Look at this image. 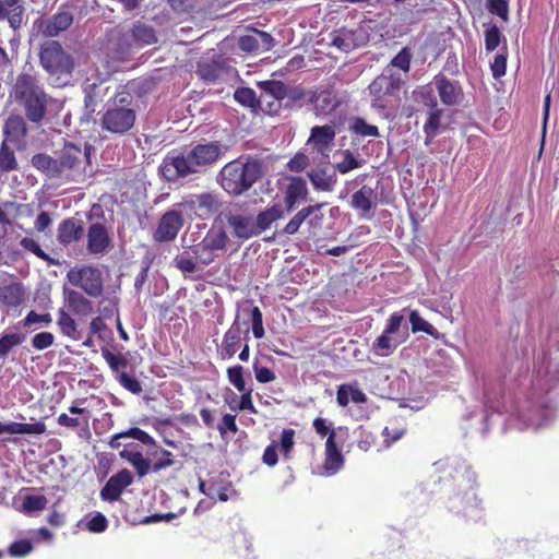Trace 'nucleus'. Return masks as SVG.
<instances>
[{
    "label": "nucleus",
    "mask_w": 559,
    "mask_h": 559,
    "mask_svg": "<svg viewBox=\"0 0 559 559\" xmlns=\"http://www.w3.org/2000/svg\"><path fill=\"white\" fill-rule=\"evenodd\" d=\"M224 154L218 141L197 144L189 151L173 150L164 157L159 167L162 177L168 182H176L204 171L215 164Z\"/></svg>",
    "instance_id": "1"
},
{
    "label": "nucleus",
    "mask_w": 559,
    "mask_h": 559,
    "mask_svg": "<svg viewBox=\"0 0 559 559\" xmlns=\"http://www.w3.org/2000/svg\"><path fill=\"white\" fill-rule=\"evenodd\" d=\"M262 175V164L259 159L237 158L223 166L217 175V183L228 194L238 197L251 189Z\"/></svg>",
    "instance_id": "2"
},
{
    "label": "nucleus",
    "mask_w": 559,
    "mask_h": 559,
    "mask_svg": "<svg viewBox=\"0 0 559 559\" xmlns=\"http://www.w3.org/2000/svg\"><path fill=\"white\" fill-rule=\"evenodd\" d=\"M15 100L23 106L28 121L40 123L47 112L48 96L37 80L27 73L17 76L14 85Z\"/></svg>",
    "instance_id": "3"
},
{
    "label": "nucleus",
    "mask_w": 559,
    "mask_h": 559,
    "mask_svg": "<svg viewBox=\"0 0 559 559\" xmlns=\"http://www.w3.org/2000/svg\"><path fill=\"white\" fill-rule=\"evenodd\" d=\"M132 100L130 93H117L112 103L100 117L102 130L114 135H124L131 131L136 121V111L132 107Z\"/></svg>",
    "instance_id": "4"
},
{
    "label": "nucleus",
    "mask_w": 559,
    "mask_h": 559,
    "mask_svg": "<svg viewBox=\"0 0 559 559\" xmlns=\"http://www.w3.org/2000/svg\"><path fill=\"white\" fill-rule=\"evenodd\" d=\"M39 63L58 86L66 85L72 76L75 61L57 40L41 44Z\"/></svg>",
    "instance_id": "5"
},
{
    "label": "nucleus",
    "mask_w": 559,
    "mask_h": 559,
    "mask_svg": "<svg viewBox=\"0 0 559 559\" xmlns=\"http://www.w3.org/2000/svg\"><path fill=\"white\" fill-rule=\"evenodd\" d=\"M93 146L85 143L84 148L67 142L57 153L62 182H79L84 179L86 167L91 165Z\"/></svg>",
    "instance_id": "6"
},
{
    "label": "nucleus",
    "mask_w": 559,
    "mask_h": 559,
    "mask_svg": "<svg viewBox=\"0 0 559 559\" xmlns=\"http://www.w3.org/2000/svg\"><path fill=\"white\" fill-rule=\"evenodd\" d=\"M66 277L69 284L80 288L90 298H99L104 294L103 272L95 265L82 264L71 267Z\"/></svg>",
    "instance_id": "7"
},
{
    "label": "nucleus",
    "mask_w": 559,
    "mask_h": 559,
    "mask_svg": "<svg viewBox=\"0 0 559 559\" xmlns=\"http://www.w3.org/2000/svg\"><path fill=\"white\" fill-rule=\"evenodd\" d=\"M177 206L190 217L205 219L221 209L222 202L217 194L203 192L185 198Z\"/></svg>",
    "instance_id": "8"
},
{
    "label": "nucleus",
    "mask_w": 559,
    "mask_h": 559,
    "mask_svg": "<svg viewBox=\"0 0 559 559\" xmlns=\"http://www.w3.org/2000/svg\"><path fill=\"white\" fill-rule=\"evenodd\" d=\"M185 224L182 213L176 210L165 212L158 221L153 233V239L157 242H168L176 239Z\"/></svg>",
    "instance_id": "9"
},
{
    "label": "nucleus",
    "mask_w": 559,
    "mask_h": 559,
    "mask_svg": "<svg viewBox=\"0 0 559 559\" xmlns=\"http://www.w3.org/2000/svg\"><path fill=\"white\" fill-rule=\"evenodd\" d=\"M308 100L318 117H326L341 106L335 91L329 86H319L313 90Z\"/></svg>",
    "instance_id": "10"
},
{
    "label": "nucleus",
    "mask_w": 559,
    "mask_h": 559,
    "mask_svg": "<svg viewBox=\"0 0 559 559\" xmlns=\"http://www.w3.org/2000/svg\"><path fill=\"white\" fill-rule=\"evenodd\" d=\"M133 480V475L129 469L123 468L119 471L110 476L105 486L100 489V499L106 502L118 501L124 489L129 487Z\"/></svg>",
    "instance_id": "11"
},
{
    "label": "nucleus",
    "mask_w": 559,
    "mask_h": 559,
    "mask_svg": "<svg viewBox=\"0 0 559 559\" xmlns=\"http://www.w3.org/2000/svg\"><path fill=\"white\" fill-rule=\"evenodd\" d=\"M323 205L322 203H317L304 206L289 219L278 234L286 236L296 235L304 223H308L310 226H317L322 219V215L319 216L318 213Z\"/></svg>",
    "instance_id": "12"
},
{
    "label": "nucleus",
    "mask_w": 559,
    "mask_h": 559,
    "mask_svg": "<svg viewBox=\"0 0 559 559\" xmlns=\"http://www.w3.org/2000/svg\"><path fill=\"white\" fill-rule=\"evenodd\" d=\"M73 23V14L70 11L59 10L49 19L35 22L39 33L46 37H56L67 31Z\"/></svg>",
    "instance_id": "13"
},
{
    "label": "nucleus",
    "mask_w": 559,
    "mask_h": 559,
    "mask_svg": "<svg viewBox=\"0 0 559 559\" xmlns=\"http://www.w3.org/2000/svg\"><path fill=\"white\" fill-rule=\"evenodd\" d=\"M349 205L358 213L359 217L371 218L373 216L372 211L378 205V197L374 189L362 186L352 194Z\"/></svg>",
    "instance_id": "14"
},
{
    "label": "nucleus",
    "mask_w": 559,
    "mask_h": 559,
    "mask_svg": "<svg viewBox=\"0 0 559 559\" xmlns=\"http://www.w3.org/2000/svg\"><path fill=\"white\" fill-rule=\"evenodd\" d=\"M86 238V249L91 254H103L111 245V237L108 228L105 224L99 222L92 223L88 226Z\"/></svg>",
    "instance_id": "15"
},
{
    "label": "nucleus",
    "mask_w": 559,
    "mask_h": 559,
    "mask_svg": "<svg viewBox=\"0 0 559 559\" xmlns=\"http://www.w3.org/2000/svg\"><path fill=\"white\" fill-rule=\"evenodd\" d=\"M307 182L302 177H290L284 192V204L287 213H292L301 202L308 201Z\"/></svg>",
    "instance_id": "16"
},
{
    "label": "nucleus",
    "mask_w": 559,
    "mask_h": 559,
    "mask_svg": "<svg viewBox=\"0 0 559 559\" xmlns=\"http://www.w3.org/2000/svg\"><path fill=\"white\" fill-rule=\"evenodd\" d=\"M83 236V222L73 217L63 219L57 229V240L64 247L80 241Z\"/></svg>",
    "instance_id": "17"
},
{
    "label": "nucleus",
    "mask_w": 559,
    "mask_h": 559,
    "mask_svg": "<svg viewBox=\"0 0 559 559\" xmlns=\"http://www.w3.org/2000/svg\"><path fill=\"white\" fill-rule=\"evenodd\" d=\"M25 288L21 282L0 286V309L9 311L20 307L25 300Z\"/></svg>",
    "instance_id": "18"
},
{
    "label": "nucleus",
    "mask_w": 559,
    "mask_h": 559,
    "mask_svg": "<svg viewBox=\"0 0 559 559\" xmlns=\"http://www.w3.org/2000/svg\"><path fill=\"white\" fill-rule=\"evenodd\" d=\"M233 236L238 239H250L257 236L254 218L250 215L229 214L226 216Z\"/></svg>",
    "instance_id": "19"
},
{
    "label": "nucleus",
    "mask_w": 559,
    "mask_h": 559,
    "mask_svg": "<svg viewBox=\"0 0 559 559\" xmlns=\"http://www.w3.org/2000/svg\"><path fill=\"white\" fill-rule=\"evenodd\" d=\"M402 87V80L396 75H380L369 85L370 94H381L390 99L399 98V92Z\"/></svg>",
    "instance_id": "20"
},
{
    "label": "nucleus",
    "mask_w": 559,
    "mask_h": 559,
    "mask_svg": "<svg viewBox=\"0 0 559 559\" xmlns=\"http://www.w3.org/2000/svg\"><path fill=\"white\" fill-rule=\"evenodd\" d=\"M64 300L68 309L76 316H90L94 312L93 302L76 289H64Z\"/></svg>",
    "instance_id": "21"
},
{
    "label": "nucleus",
    "mask_w": 559,
    "mask_h": 559,
    "mask_svg": "<svg viewBox=\"0 0 559 559\" xmlns=\"http://www.w3.org/2000/svg\"><path fill=\"white\" fill-rule=\"evenodd\" d=\"M241 342V328L238 317L235 319L230 328L225 332L219 355L222 359H230L237 353Z\"/></svg>",
    "instance_id": "22"
},
{
    "label": "nucleus",
    "mask_w": 559,
    "mask_h": 559,
    "mask_svg": "<svg viewBox=\"0 0 559 559\" xmlns=\"http://www.w3.org/2000/svg\"><path fill=\"white\" fill-rule=\"evenodd\" d=\"M31 165L48 179L61 181L58 157L46 153H36L31 158Z\"/></svg>",
    "instance_id": "23"
},
{
    "label": "nucleus",
    "mask_w": 559,
    "mask_h": 559,
    "mask_svg": "<svg viewBox=\"0 0 559 559\" xmlns=\"http://www.w3.org/2000/svg\"><path fill=\"white\" fill-rule=\"evenodd\" d=\"M5 135L4 141H10L14 144H23L28 133L25 119L20 115H11L7 119L3 128Z\"/></svg>",
    "instance_id": "24"
},
{
    "label": "nucleus",
    "mask_w": 559,
    "mask_h": 559,
    "mask_svg": "<svg viewBox=\"0 0 559 559\" xmlns=\"http://www.w3.org/2000/svg\"><path fill=\"white\" fill-rule=\"evenodd\" d=\"M20 1L0 0V21L7 20L13 29H19L23 22L24 8Z\"/></svg>",
    "instance_id": "25"
},
{
    "label": "nucleus",
    "mask_w": 559,
    "mask_h": 559,
    "mask_svg": "<svg viewBox=\"0 0 559 559\" xmlns=\"http://www.w3.org/2000/svg\"><path fill=\"white\" fill-rule=\"evenodd\" d=\"M343 464L344 457L336 441H333V435H331L325 442L323 468L326 475H334L342 468Z\"/></svg>",
    "instance_id": "26"
},
{
    "label": "nucleus",
    "mask_w": 559,
    "mask_h": 559,
    "mask_svg": "<svg viewBox=\"0 0 559 559\" xmlns=\"http://www.w3.org/2000/svg\"><path fill=\"white\" fill-rule=\"evenodd\" d=\"M284 216V209L281 203H274L265 210L258 213L254 219L257 236L271 228L273 223Z\"/></svg>",
    "instance_id": "27"
},
{
    "label": "nucleus",
    "mask_w": 559,
    "mask_h": 559,
    "mask_svg": "<svg viewBox=\"0 0 559 559\" xmlns=\"http://www.w3.org/2000/svg\"><path fill=\"white\" fill-rule=\"evenodd\" d=\"M432 83L444 105L452 106L457 103L460 88L455 83L451 82L442 74L435 75Z\"/></svg>",
    "instance_id": "28"
},
{
    "label": "nucleus",
    "mask_w": 559,
    "mask_h": 559,
    "mask_svg": "<svg viewBox=\"0 0 559 559\" xmlns=\"http://www.w3.org/2000/svg\"><path fill=\"white\" fill-rule=\"evenodd\" d=\"M46 432V425L44 421L36 423H2L0 421V435H43Z\"/></svg>",
    "instance_id": "29"
},
{
    "label": "nucleus",
    "mask_w": 559,
    "mask_h": 559,
    "mask_svg": "<svg viewBox=\"0 0 559 559\" xmlns=\"http://www.w3.org/2000/svg\"><path fill=\"white\" fill-rule=\"evenodd\" d=\"M120 457L128 461L135 469L136 475L142 478L151 471V463L144 459L140 451L123 449L120 452Z\"/></svg>",
    "instance_id": "30"
},
{
    "label": "nucleus",
    "mask_w": 559,
    "mask_h": 559,
    "mask_svg": "<svg viewBox=\"0 0 559 559\" xmlns=\"http://www.w3.org/2000/svg\"><path fill=\"white\" fill-rule=\"evenodd\" d=\"M131 36L138 45H151L156 43L154 28L140 21L135 22L131 28Z\"/></svg>",
    "instance_id": "31"
},
{
    "label": "nucleus",
    "mask_w": 559,
    "mask_h": 559,
    "mask_svg": "<svg viewBox=\"0 0 559 559\" xmlns=\"http://www.w3.org/2000/svg\"><path fill=\"white\" fill-rule=\"evenodd\" d=\"M335 131L331 126H316L311 129L310 140L318 146L319 150L328 147L334 140Z\"/></svg>",
    "instance_id": "32"
},
{
    "label": "nucleus",
    "mask_w": 559,
    "mask_h": 559,
    "mask_svg": "<svg viewBox=\"0 0 559 559\" xmlns=\"http://www.w3.org/2000/svg\"><path fill=\"white\" fill-rule=\"evenodd\" d=\"M332 44L340 50L350 51L357 47L356 32L343 27L335 33Z\"/></svg>",
    "instance_id": "33"
},
{
    "label": "nucleus",
    "mask_w": 559,
    "mask_h": 559,
    "mask_svg": "<svg viewBox=\"0 0 559 559\" xmlns=\"http://www.w3.org/2000/svg\"><path fill=\"white\" fill-rule=\"evenodd\" d=\"M57 324L63 335L75 341L81 338L75 320L64 309L59 310Z\"/></svg>",
    "instance_id": "34"
},
{
    "label": "nucleus",
    "mask_w": 559,
    "mask_h": 559,
    "mask_svg": "<svg viewBox=\"0 0 559 559\" xmlns=\"http://www.w3.org/2000/svg\"><path fill=\"white\" fill-rule=\"evenodd\" d=\"M441 117H442V110L439 109L438 107L435 109H431V111L429 112L428 119L423 128L424 133L426 135V140H425L426 145H429L430 142L438 134L440 124H441Z\"/></svg>",
    "instance_id": "35"
},
{
    "label": "nucleus",
    "mask_w": 559,
    "mask_h": 559,
    "mask_svg": "<svg viewBox=\"0 0 559 559\" xmlns=\"http://www.w3.org/2000/svg\"><path fill=\"white\" fill-rule=\"evenodd\" d=\"M409 322L412 324L413 333L425 332L426 334L436 340H439L441 337L439 331L432 324H430L428 321L421 318L418 311L416 310L411 312Z\"/></svg>",
    "instance_id": "36"
},
{
    "label": "nucleus",
    "mask_w": 559,
    "mask_h": 559,
    "mask_svg": "<svg viewBox=\"0 0 559 559\" xmlns=\"http://www.w3.org/2000/svg\"><path fill=\"white\" fill-rule=\"evenodd\" d=\"M308 176L314 189L320 191H332L337 181L335 175H329L324 170L309 173Z\"/></svg>",
    "instance_id": "37"
},
{
    "label": "nucleus",
    "mask_w": 559,
    "mask_h": 559,
    "mask_svg": "<svg viewBox=\"0 0 559 559\" xmlns=\"http://www.w3.org/2000/svg\"><path fill=\"white\" fill-rule=\"evenodd\" d=\"M19 164L14 150L3 141L0 146V170L2 173H10L17 170Z\"/></svg>",
    "instance_id": "38"
},
{
    "label": "nucleus",
    "mask_w": 559,
    "mask_h": 559,
    "mask_svg": "<svg viewBox=\"0 0 559 559\" xmlns=\"http://www.w3.org/2000/svg\"><path fill=\"white\" fill-rule=\"evenodd\" d=\"M234 98L240 105L257 110L261 107V100L257 97L254 90L250 87H238L234 93Z\"/></svg>",
    "instance_id": "39"
},
{
    "label": "nucleus",
    "mask_w": 559,
    "mask_h": 559,
    "mask_svg": "<svg viewBox=\"0 0 559 559\" xmlns=\"http://www.w3.org/2000/svg\"><path fill=\"white\" fill-rule=\"evenodd\" d=\"M349 131L360 136L379 138L380 132L377 126L369 124L364 118L354 117L349 122Z\"/></svg>",
    "instance_id": "40"
},
{
    "label": "nucleus",
    "mask_w": 559,
    "mask_h": 559,
    "mask_svg": "<svg viewBox=\"0 0 559 559\" xmlns=\"http://www.w3.org/2000/svg\"><path fill=\"white\" fill-rule=\"evenodd\" d=\"M25 341V335L21 333H3L0 336V359H5L10 352L20 346Z\"/></svg>",
    "instance_id": "41"
},
{
    "label": "nucleus",
    "mask_w": 559,
    "mask_h": 559,
    "mask_svg": "<svg viewBox=\"0 0 559 559\" xmlns=\"http://www.w3.org/2000/svg\"><path fill=\"white\" fill-rule=\"evenodd\" d=\"M395 348L396 344L393 343L391 335L383 331L382 334L372 343L371 352L376 356L388 357Z\"/></svg>",
    "instance_id": "42"
},
{
    "label": "nucleus",
    "mask_w": 559,
    "mask_h": 559,
    "mask_svg": "<svg viewBox=\"0 0 559 559\" xmlns=\"http://www.w3.org/2000/svg\"><path fill=\"white\" fill-rule=\"evenodd\" d=\"M258 86L276 100H283L287 96V87L282 81H262L258 83Z\"/></svg>",
    "instance_id": "43"
},
{
    "label": "nucleus",
    "mask_w": 559,
    "mask_h": 559,
    "mask_svg": "<svg viewBox=\"0 0 559 559\" xmlns=\"http://www.w3.org/2000/svg\"><path fill=\"white\" fill-rule=\"evenodd\" d=\"M102 356L117 376L128 367V359L121 353L115 354L108 348H102Z\"/></svg>",
    "instance_id": "44"
},
{
    "label": "nucleus",
    "mask_w": 559,
    "mask_h": 559,
    "mask_svg": "<svg viewBox=\"0 0 559 559\" xmlns=\"http://www.w3.org/2000/svg\"><path fill=\"white\" fill-rule=\"evenodd\" d=\"M48 503V500L43 495H28L24 497L23 503H22V511L25 514H31L34 512H39L46 509Z\"/></svg>",
    "instance_id": "45"
},
{
    "label": "nucleus",
    "mask_w": 559,
    "mask_h": 559,
    "mask_svg": "<svg viewBox=\"0 0 559 559\" xmlns=\"http://www.w3.org/2000/svg\"><path fill=\"white\" fill-rule=\"evenodd\" d=\"M210 250L217 251L226 248L228 237L225 230H210L203 239Z\"/></svg>",
    "instance_id": "46"
},
{
    "label": "nucleus",
    "mask_w": 559,
    "mask_h": 559,
    "mask_svg": "<svg viewBox=\"0 0 559 559\" xmlns=\"http://www.w3.org/2000/svg\"><path fill=\"white\" fill-rule=\"evenodd\" d=\"M221 68L216 63H199L197 73L205 83H215L221 76Z\"/></svg>",
    "instance_id": "47"
},
{
    "label": "nucleus",
    "mask_w": 559,
    "mask_h": 559,
    "mask_svg": "<svg viewBox=\"0 0 559 559\" xmlns=\"http://www.w3.org/2000/svg\"><path fill=\"white\" fill-rule=\"evenodd\" d=\"M51 322L52 318L50 313H37L36 311L31 310L20 324L25 329H32L34 325L48 326Z\"/></svg>",
    "instance_id": "48"
},
{
    "label": "nucleus",
    "mask_w": 559,
    "mask_h": 559,
    "mask_svg": "<svg viewBox=\"0 0 559 559\" xmlns=\"http://www.w3.org/2000/svg\"><path fill=\"white\" fill-rule=\"evenodd\" d=\"M295 435L296 432L294 429L286 428L280 436V451L285 460L290 459V454L295 445Z\"/></svg>",
    "instance_id": "49"
},
{
    "label": "nucleus",
    "mask_w": 559,
    "mask_h": 559,
    "mask_svg": "<svg viewBox=\"0 0 559 559\" xmlns=\"http://www.w3.org/2000/svg\"><path fill=\"white\" fill-rule=\"evenodd\" d=\"M506 40L497 25L492 24L485 31V48L491 52L498 48L501 40Z\"/></svg>",
    "instance_id": "50"
},
{
    "label": "nucleus",
    "mask_w": 559,
    "mask_h": 559,
    "mask_svg": "<svg viewBox=\"0 0 559 559\" xmlns=\"http://www.w3.org/2000/svg\"><path fill=\"white\" fill-rule=\"evenodd\" d=\"M227 379L239 392L246 391V382L243 379V367L236 365L227 368Z\"/></svg>",
    "instance_id": "51"
},
{
    "label": "nucleus",
    "mask_w": 559,
    "mask_h": 559,
    "mask_svg": "<svg viewBox=\"0 0 559 559\" xmlns=\"http://www.w3.org/2000/svg\"><path fill=\"white\" fill-rule=\"evenodd\" d=\"M190 250L193 255L205 265L214 261V251L210 250L203 240L200 243L191 246Z\"/></svg>",
    "instance_id": "52"
},
{
    "label": "nucleus",
    "mask_w": 559,
    "mask_h": 559,
    "mask_svg": "<svg viewBox=\"0 0 559 559\" xmlns=\"http://www.w3.org/2000/svg\"><path fill=\"white\" fill-rule=\"evenodd\" d=\"M412 52L408 47H404L401 51L393 57L390 64L399 68L404 72H408L411 69Z\"/></svg>",
    "instance_id": "53"
},
{
    "label": "nucleus",
    "mask_w": 559,
    "mask_h": 559,
    "mask_svg": "<svg viewBox=\"0 0 559 559\" xmlns=\"http://www.w3.org/2000/svg\"><path fill=\"white\" fill-rule=\"evenodd\" d=\"M20 245L23 249L34 253L37 258L47 262H52V259L40 248L39 243L35 239L24 237L21 239Z\"/></svg>",
    "instance_id": "54"
},
{
    "label": "nucleus",
    "mask_w": 559,
    "mask_h": 559,
    "mask_svg": "<svg viewBox=\"0 0 559 559\" xmlns=\"http://www.w3.org/2000/svg\"><path fill=\"white\" fill-rule=\"evenodd\" d=\"M116 379L120 385L132 394H140L142 392V385L140 381L133 377H130L127 372L121 371Z\"/></svg>",
    "instance_id": "55"
},
{
    "label": "nucleus",
    "mask_w": 559,
    "mask_h": 559,
    "mask_svg": "<svg viewBox=\"0 0 559 559\" xmlns=\"http://www.w3.org/2000/svg\"><path fill=\"white\" fill-rule=\"evenodd\" d=\"M119 436H126L127 438H133L145 445H155V440L146 431L138 427H132L126 431L119 432Z\"/></svg>",
    "instance_id": "56"
},
{
    "label": "nucleus",
    "mask_w": 559,
    "mask_h": 559,
    "mask_svg": "<svg viewBox=\"0 0 559 559\" xmlns=\"http://www.w3.org/2000/svg\"><path fill=\"white\" fill-rule=\"evenodd\" d=\"M312 427L316 431V433L320 437H329L331 435H333V441H336L335 438H336V433H335V430L332 426V424L328 423V420L325 418H322V417H317L313 419L312 421Z\"/></svg>",
    "instance_id": "57"
},
{
    "label": "nucleus",
    "mask_w": 559,
    "mask_h": 559,
    "mask_svg": "<svg viewBox=\"0 0 559 559\" xmlns=\"http://www.w3.org/2000/svg\"><path fill=\"white\" fill-rule=\"evenodd\" d=\"M55 342V336L50 332H39L35 334L32 338V346L36 350H44L52 346Z\"/></svg>",
    "instance_id": "58"
},
{
    "label": "nucleus",
    "mask_w": 559,
    "mask_h": 559,
    "mask_svg": "<svg viewBox=\"0 0 559 559\" xmlns=\"http://www.w3.org/2000/svg\"><path fill=\"white\" fill-rule=\"evenodd\" d=\"M487 9L490 13L498 15L503 21H508L509 4L507 0H488Z\"/></svg>",
    "instance_id": "59"
},
{
    "label": "nucleus",
    "mask_w": 559,
    "mask_h": 559,
    "mask_svg": "<svg viewBox=\"0 0 559 559\" xmlns=\"http://www.w3.org/2000/svg\"><path fill=\"white\" fill-rule=\"evenodd\" d=\"M360 166V162L354 156L350 151H345L343 160L336 164V169L341 174H347L353 169H356Z\"/></svg>",
    "instance_id": "60"
},
{
    "label": "nucleus",
    "mask_w": 559,
    "mask_h": 559,
    "mask_svg": "<svg viewBox=\"0 0 559 559\" xmlns=\"http://www.w3.org/2000/svg\"><path fill=\"white\" fill-rule=\"evenodd\" d=\"M251 322L253 336L255 338H262L264 336L263 317L258 306L251 309Z\"/></svg>",
    "instance_id": "61"
},
{
    "label": "nucleus",
    "mask_w": 559,
    "mask_h": 559,
    "mask_svg": "<svg viewBox=\"0 0 559 559\" xmlns=\"http://www.w3.org/2000/svg\"><path fill=\"white\" fill-rule=\"evenodd\" d=\"M238 45L239 48L246 52H255L260 50L259 37H257L255 32L253 34L241 36L239 38Z\"/></svg>",
    "instance_id": "62"
},
{
    "label": "nucleus",
    "mask_w": 559,
    "mask_h": 559,
    "mask_svg": "<svg viewBox=\"0 0 559 559\" xmlns=\"http://www.w3.org/2000/svg\"><path fill=\"white\" fill-rule=\"evenodd\" d=\"M490 69L495 79L503 76L507 71V53H497L490 63Z\"/></svg>",
    "instance_id": "63"
},
{
    "label": "nucleus",
    "mask_w": 559,
    "mask_h": 559,
    "mask_svg": "<svg viewBox=\"0 0 559 559\" xmlns=\"http://www.w3.org/2000/svg\"><path fill=\"white\" fill-rule=\"evenodd\" d=\"M253 371L258 382L269 383L275 380V373L267 367L260 365L258 361L253 364Z\"/></svg>",
    "instance_id": "64"
}]
</instances>
